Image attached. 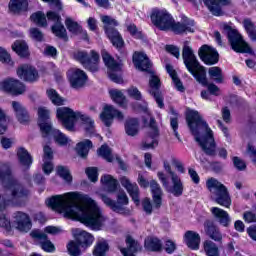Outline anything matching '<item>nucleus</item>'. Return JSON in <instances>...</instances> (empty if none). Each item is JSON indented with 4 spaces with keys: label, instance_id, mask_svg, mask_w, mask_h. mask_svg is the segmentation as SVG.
<instances>
[{
    "label": "nucleus",
    "instance_id": "f257e3e1",
    "mask_svg": "<svg viewBox=\"0 0 256 256\" xmlns=\"http://www.w3.org/2000/svg\"><path fill=\"white\" fill-rule=\"evenodd\" d=\"M85 196L79 192H68L64 195H54L47 200L48 207L64 217L79 221L85 227L99 231L103 227V214L96 204L81 205L74 201H83Z\"/></svg>",
    "mask_w": 256,
    "mask_h": 256
},
{
    "label": "nucleus",
    "instance_id": "f03ea898",
    "mask_svg": "<svg viewBox=\"0 0 256 256\" xmlns=\"http://www.w3.org/2000/svg\"><path fill=\"white\" fill-rule=\"evenodd\" d=\"M186 123L193 135L195 142L201 147L203 153L208 157H220V159H227L229 153L225 148L217 149V142H215V136L213 130L209 127V124L203 116L199 114L197 110H188L186 112Z\"/></svg>",
    "mask_w": 256,
    "mask_h": 256
},
{
    "label": "nucleus",
    "instance_id": "7ed1b4c3",
    "mask_svg": "<svg viewBox=\"0 0 256 256\" xmlns=\"http://www.w3.org/2000/svg\"><path fill=\"white\" fill-rule=\"evenodd\" d=\"M4 171L0 169V181L6 191H10V200H7L3 195L0 194V212L7 209L9 201L16 207H25L27 201H29V195L31 191L27 189L23 184L19 183L13 178V172L8 164H2Z\"/></svg>",
    "mask_w": 256,
    "mask_h": 256
},
{
    "label": "nucleus",
    "instance_id": "20e7f679",
    "mask_svg": "<svg viewBox=\"0 0 256 256\" xmlns=\"http://www.w3.org/2000/svg\"><path fill=\"white\" fill-rule=\"evenodd\" d=\"M56 117L60 121L62 127L70 133H75L77 121H82V125H85V131L89 135L95 134V120H92L88 115L82 114L81 112H75L69 107L58 108L56 111Z\"/></svg>",
    "mask_w": 256,
    "mask_h": 256
},
{
    "label": "nucleus",
    "instance_id": "39448f33",
    "mask_svg": "<svg viewBox=\"0 0 256 256\" xmlns=\"http://www.w3.org/2000/svg\"><path fill=\"white\" fill-rule=\"evenodd\" d=\"M182 59L186 69L193 75L194 79L200 85H207V70L197 60V56H195L193 48L190 47L189 41L183 42Z\"/></svg>",
    "mask_w": 256,
    "mask_h": 256
},
{
    "label": "nucleus",
    "instance_id": "423d86ee",
    "mask_svg": "<svg viewBox=\"0 0 256 256\" xmlns=\"http://www.w3.org/2000/svg\"><path fill=\"white\" fill-rule=\"evenodd\" d=\"M133 63L136 69H139V71H147L151 74V79L149 80L150 95L153 97H161V95H163L159 89V87H161V81L159 80V77L153 73V71L149 70L151 69L152 64L147 54L143 52H135L133 55Z\"/></svg>",
    "mask_w": 256,
    "mask_h": 256
},
{
    "label": "nucleus",
    "instance_id": "0eeeda50",
    "mask_svg": "<svg viewBox=\"0 0 256 256\" xmlns=\"http://www.w3.org/2000/svg\"><path fill=\"white\" fill-rule=\"evenodd\" d=\"M206 187L208 191H213L215 189V203L217 205H220L221 207H225L226 209H229L231 207V195L229 194V190L227 189V186L223 183L219 182L215 178H209L206 181Z\"/></svg>",
    "mask_w": 256,
    "mask_h": 256
},
{
    "label": "nucleus",
    "instance_id": "6e6552de",
    "mask_svg": "<svg viewBox=\"0 0 256 256\" xmlns=\"http://www.w3.org/2000/svg\"><path fill=\"white\" fill-rule=\"evenodd\" d=\"M222 29L225 31L233 51L236 53H253V50H251L249 44L243 40V37L237 30L233 29L227 24H223Z\"/></svg>",
    "mask_w": 256,
    "mask_h": 256
},
{
    "label": "nucleus",
    "instance_id": "1a4fd4ad",
    "mask_svg": "<svg viewBox=\"0 0 256 256\" xmlns=\"http://www.w3.org/2000/svg\"><path fill=\"white\" fill-rule=\"evenodd\" d=\"M103 203L106 207H109L114 213H119L120 215H129V210L123 207V205H129V197L125 191L120 190L117 195V201L111 199L107 194L100 195Z\"/></svg>",
    "mask_w": 256,
    "mask_h": 256
},
{
    "label": "nucleus",
    "instance_id": "9d476101",
    "mask_svg": "<svg viewBox=\"0 0 256 256\" xmlns=\"http://www.w3.org/2000/svg\"><path fill=\"white\" fill-rule=\"evenodd\" d=\"M150 19L152 24L160 31H171L173 27V16L167 10H153Z\"/></svg>",
    "mask_w": 256,
    "mask_h": 256
},
{
    "label": "nucleus",
    "instance_id": "9b49d317",
    "mask_svg": "<svg viewBox=\"0 0 256 256\" xmlns=\"http://www.w3.org/2000/svg\"><path fill=\"white\" fill-rule=\"evenodd\" d=\"M74 59L79 61L85 69L91 71V73H97L99 71V53L92 50L89 54L85 51H78L74 53Z\"/></svg>",
    "mask_w": 256,
    "mask_h": 256
},
{
    "label": "nucleus",
    "instance_id": "f8f14e48",
    "mask_svg": "<svg viewBox=\"0 0 256 256\" xmlns=\"http://www.w3.org/2000/svg\"><path fill=\"white\" fill-rule=\"evenodd\" d=\"M101 56L104 64L109 69L108 73L111 81H114V83H123V78L121 75L117 74L123 69V63L115 61V58H113L107 50H102Z\"/></svg>",
    "mask_w": 256,
    "mask_h": 256
},
{
    "label": "nucleus",
    "instance_id": "ddd939ff",
    "mask_svg": "<svg viewBox=\"0 0 256 256\" xmlns=\"http://www.w3.org/2000/svg\"><path fill=\"white\" fill-rule=\"evenodd\" d=\"M0 91L4 93H8L9 95H23L27 89L25 88V84L23 82L15 79L8 78L0 82Z\"/></svg>",
    "mask_w": 256,
    "mask_h": 256
},
{
    "label": "nucleus",
    "instance_id": "4468645a",
    "mask_svg": "<svg viewBox=\"0 0 256 256\" xmlns=\"http://www.w3.org/2000/svg\"><path fill=\"white\" fill-rule=\"evenodd\" d=\"M198 55L206 65H215L219 63V53L217 50L207 44L202 45L199 48Z\"/></svg>",
    "mask_w": 256,
    "mask_h": 256
},
{
    "label": "nucleus",
    "instance_id": "2eb2a0df",
    "mask_svg": "<svg viewBox=\"0 0 256 256\" xmlns=\"http://www.w3.org/2000/svg\"><path fill=\"white\" fill-rule=\"evenodd\" d=\"M193 27H195V21L184 16L182 17L181 22H175V19H173L170 31H173L176 35H183V33H195V28Z\"/></svg>",
    "mask_w": 256,
    "mask_h": 256
},
{
    "label": "nucleus",
    "instance_id": "dca6fc26",
    "mask_svg": "<svg viewBox=\"0 0 256 256\" xmlns=\"http://www.w3.org/2000/svg\"><path fill=\"white\" fill-rule=\"evenodd\" d=\"M88 79L89 77L85 71L78 68H73L70 70L69 81L73 89H81L87 84Z\"/></svg>",
    "mask_w": 256,
    "mask_h": 256
},
{
    "label": "nucleus",
    "instance_id": "f3484780",
    "mask_svg": "<svg viewBox=\"0 0 256 256\" xmlns=\"http://www.w3.org/2000/svg\"><path fill=\"white\" fill-rule=\"evenodd\" d=\"M17 75L20 79H23V81H28L30 83L39 79V72L35 67L29 64L20 65L17 69Z\"/></svg>",
    "mask_w": 256,
    "mask_h": 256
},
{
    "label": "nucleus",
    "instance_id": "a211bd4d",
    "mask_svg": "<svg viewBox=\"0 0 256 256\" xmlns=\"http://www.w3.org/2000/svg\"><path fill=\"white\" fill-rule=\"evenodd\" d=\"M206 7H208V10L212 15H215L216 17H221V15H224L223 7H226L227 5H231V0H203Z\"/></svg>",
    "mask_w": 256,
    "mask_h": 256
},
{
    "label": "nucleus",
    "instance_id": "6ab92c4d",
    "mask_svg": "<svg viewBox=\"0 0 256 256\" xmlns=\"http://www.w3.org/2000/svg\"><path fill=\"white\" fill-rule=\"evenodd\" d=\"M14 224L16 225V229L18 231H29L31 230L32 223H31V218L27 213L18 211L14 214Z\"/></svg>",
    "mask_w": 256,
    "mask_h": 256
},
{
    "label": "nucleus",
    "instance_id": "aec40b11",
    "mask_svg": "<svg viewBox=\"0 0 256 256\" xmlns=\"http://www.w3.org/2000/svg\"><path fill=\"white\" fill-rule=\"evenodd\" d=\"M184 243L191 251H199L201 246V235L193 230H187L184 234Z\"/></svg>",
    "mask_w": 256,
    "mask_h": 256
},
{
    "label": "nucleus",
    "instance_id": "412c9836",
    "mask_svg": "<svg viewBox=\"0 0 256 256\" xmlns=\"http://www.w3.org/2000/svg\"><path fill=\"white\" fill-rule=\"evenodd\" d=\"M204 229L206 235H208L212 241H215L216 243H221L223 241V234H221V230H219V227H217L215 222L212 220L204 221Z\"/></svg>",
    "mask_w": 256,
    "mask_h": 256
},
{
    "label": "nucleus",
    "instance_id": "4be33fe9",
    "mask_svg": "<svg viewBox=\"0 0 256 256\" xmlns=\"http://www.w3.org/2000/svg\"><path fill=\"white\" fill-rule=\"evenodd\" d=\"M150 129H153L152 132H149V137L152 139L150 143L143 142L142 143V149H155L159 145V140L157 138L159 137V128H157V121H155V118H150L149 122Z\"/></svg>",
    "mask_w": 256,
    "mask_h": 256
},
{
    "label": "nucleus",
    "instance_id": "5701e85b",
    "mask_svg": "<svg viewBox=\"0 0 256 256\" xmlns=\"http://www.w3.org/2000/svg\"><path fill=\"white\" fill-rule=\"evenodd\" d=\"M150 188L154 209H161V206L163 205V190L161 189V186L156 180H151Z\"/></svg>",
    "mask_w": 256,
    "mask_h": 256
},
{
    "label": "nucleus",
    "instance_id": "b1692460",
    "mask_svg": "<svg viewBox=\"0 0 256 256\" xmlns=\"http://www.w3.org/2000/svg\"><path fill=\"white\" fill-rule=\"evenodd\" d=\"M12 108L16 113V119L21 123V125H28L31 121V116L29 115V111L23 105H21L17 101L12 102Z\"/></svg>",
    "mask_w": 256,
    "mask_h": 256
},
{
    "label": "nucleus",
    "instance_id": "393cba45",
    "mask_svg": "<svg viewBox=\"0 0 256 256\" xmlns=\"http://www.w3.org/2000/svg\"><path fill=\"white\" fill-rule=\"evenodd\" d=\"M121 185L126 189L132 201H134L136 205H139L141 200L139 199V186L137 185V183L133 184L129 179L124 177L121 179Z\"/></svg>",
    "mask_w": 256,
    "mask_h": 256
},
{
    "label": "nucleus",
    "instance_id": "a878e982",
    "mask_svg": "<svg viewBox=\"0 0 256 256\" xmlns=\"http://www.w3.org/2000/svg\"><path fill=\"white\" fill-rule=\"evenodd\" d=\"M211 213L215 220L218 221L222 227H229L231 225V216L229 213L219 207H212Z\"/></svg>",
    "mask_w": 256,
    "mask_h": 256
},
{
    "label": "nucleus",
    "instance_id": "bb28decb",
    "mask_svg": "<svg viewBox=\"0 0 256 256\" xmlns=\"http://www.w3.org/2000/svg\"><path fill=\"white\" fill-rule=\"evenodd\" d=\"M8 7L13 15H21L29 10V2L27 0H10Z\"/></svg>",
    "mask_w": 256,
    "mask_h": 256
},
{
    "label": "nucleus",
    "instance_id": "cd10ccee",
    "mask_svg": "<svg viewBox=\"0 0 256 256\" xmlns=\"http://www.w3.org/2000/svg\"><path fill=\"white\" fill-rule=\"evenodd\" d=\"M75 241L78 242L81 249H89L95 241V237L87 231H80L75 234Z\"/></svg>",
    "mask_w": 256,
    "mask_h": 256
},
{
    "label": "nucleus",
    "instance_id": "c85d7f7f",
    "mask_svg": "<svg viewBox=\"0 0 256 256\" xmlns=\"http://www.w3.org/2000/svg\"><path fill=\"white\" fill-rule=\"evenodd\" d=\"M18 157V161L22 167H26V169H31L33 165V156L25 147H19L16 153Z\"/></svg>",
    "mask_w": 256,
    "mask_h": 256
},
{
    "label": "nucleus",
    "instance_id": "c756f323",
    "mask_svg": "<svg viewBox=\"0 0 256 256\" xmlns=\"http://www.w3.org/2000/svg\"><path fill=\"white\" fill-rule=\"evenodd\" d=\"M91 149H93V141H91L90 139H85L76 144L75 151L78 157H81V159H87V157H89V151H91Z\"/></svg>",
    "mask_w": 256,
    "mask_h": 256
},
{
    "label": "nucleus",
    "instance_id": "7c9ffc66",
    "mask_svg": "<svg viewBox=\"0 0 256 256\" xmlns=\"http://www.w3.org/2000/svg\"><path fill=\"white\" fill-rule=\"evenodd\" d=\"M105 33L108 39H110L112 45L117 47V49H121L123 45H125V42L123 41V38L117 29L113 27H106Z\"/></svg>",
    "mask_w": 256,
    "mask_h": 256
},
{
    "label": "nucleus",
    "instance_id": "2f4dec72",
    "mask_svg": "<svg viewBox=\"0 0 256 256\" xmlns=\"http://www.w3.org/2000/svg\"><path fill=\"white\" fill-rule=\"evenodd\" d=\"M100 119L106 127L112 125L113 119H115V108L111 105L104 106V109L100 114Z\"/></svg>",
    "mask_w": 256,
    "mask_h": 256
},
{
    "label": "nucleus",
    "instance_id": "473e14b6",
    "mask_svg": "<svg viewBox=\"0 0 256 256\" xmlns=\"http://www.w3.org/2000/svg\"><path fill=\"white\" fill-rule=\"evenodd\" d=\"M101 183L105 185L108 193H117V189H119V181L112 175L106 174L102 176Z\"/></svg>",
    "mask_w": 256,
    "mask_h": 256
},
{
    "label": "nucleus",
    "instance_id": "72a5a7b5",
    "mask_svg": "<svg viewBox=\"0 0 256 256\" xmlns=\"http://www.w3.org/2000/svg\"><path fill=\"white\" fill-rule=\"evenodd\" d=\"M126 245L127 248H122L120 250L123 256H135V253L139 251L137 241H135L131 236L126 237Z\"/></svg>",
    "mask_w": 256,
    "mask_h": 256
},
{
    "label": "nucleus",
    "instance_id": "f704fd0d",
    "mask_svg": "<svg viewBox=\"0 0 256 256\" xmlns=\"http://www.w3.org/2000/svg\"><path fill=\"white\" fill-rule=\"evenodd\" d=\"M12 49L19 55V57L27 58L29 57V46L26 41L17 40L12 44Z\"/></svg>",
    "mask_w": 256,
    "mask_h": 256
},
{
    "label": "nucleus",
    "instance_id": "c9c22d12",
    "mask_svg": "<svg viewBox=\"0 0 256 256\" xmlns=\"http://www.w3.org/2000/svg\"><path fill=\"white\" fill-rule=\"evenodd\" d=\"M125 131L129 137H135L139 134V120L137 118H130L125 122Z\"/></svg>",
    "mask_w": 256,
    "mask_h": 256
},
{
    "label": "nucleus",
    "instance_id": "e433bc0d",
    "mask_svg": "<svg viewBox=\"0 0 256 256\" xmlns=\"http://www.w3.org/2000/svg\"><path fill=\"white\" fill-rule=\"evenodd\" d=\"M144 247L147 251L159 252L163 249V244L157 237H148L144 241Z\"/></svg>",
    "mask_w": 256,
    "mask_h": 256
},
{
    "label": "nucleus",
    "instance_id": "4c0bfd02",
    "mask_svg": "<svg viewBox=\"0 0 256 256\" xmlns=\"http://www.w3.org/2000/svg\"><path fill=\"white\" fill-rule=\"evenodd\" d=\"M209 78L215 83H223L225 76H223V70L218 66H213L208 69Z\"/></svg>",
    "mask_w": 256,
    "mask_h": 256
},
{
    "label": "nucleus",
    "instance_id": "58836bf2",
    "mask_svg": "<svg viewBox=\"0 0 256 256\" xmlns=\"http://www.w3.org/2000/svg\"><path fill=\"white\" fill-rule=\"evenodd\" d=\"M204 252L206 256H221V252L219 251V246L215 244V242L211 240H206L203 243Z\"/></svg>",
    "mask_w": 256,
    "mask_h": 256
},
{
    "label": "nucleus",
    "instance_id": "ea45409f",
    "mask_svg": "<svg viewBox=\"0 0 256 256\" xmlns=\"http://www.w3.org/2000/svg\"><path fill=\"white\" fill-rule=\"evenodd\" d=\"M166 71L167 73H169L176 89L178 91H185V88L183 87V83H181V80L179 79V77L177 76V71H175V69H173V67L171 66V64H167L166 65Z\"/></svg>",
    "mask_w": 256,
    "mask_h": 256
},
{
    "label": "nucleus",
    "instance_id": "a19ab883",
    "mask_svg": "<svg viewBox=\"0 0 256 256\" xmlns=\"http://www.w3.org/2000/svg\"><path fill=\"white\" fill-rule=\"evenodd\" d=\"M109 251V243L107 241H99L95 244L93 249V256H107Z\"/></svg>",
    "mask_w": 256,
    "mask_h": 256
},
{
    "label": "nucleus",
    "instance_id": "79ce46f5",
    "mask_svg": "<svg viewBox=\"0 0 256 256\" xmlns=\"http://www.w3.org/2000/svg\"><path fill=\"white\" fill-rule=\"evenodd\" d=\"M31 21L35 23L38 27H47V15L45 13L38 11L30 16Z\"/></svg>",
    "mask_w": 256,
    "mask_h": 256
},
{
    "label": "nucleus",
    "instance_id": "37998d69",
    "mask_svg": "<svg viewBox=\"0 0 256 256\" xmlns=\"http://www.w3.org/2000/svg\"><path fill=\"white\" fill-rule=\"evenodd\" d=\"M172 183L171 193L174 197H181L183 195V182H181V178L179 176H172Z\"/></svg>",
    "mask_w": 256,
    "mask_h": 256
},
{
    "label": "nucleus",
    "instance_id": "c03bdc74",
    "mask_svg": "<svg viewBox=\"0 0 256 256\" xmlns=\"http://www.w3.org/2000/svg\"><path fill=\"white\" fill-rule=\"evenodd\" d=\"M51 31L56 37H59V39H64V41H67V29H65L62 22L52 25Z\"/></svg>",
    "mask_w": 256,
    "mask_h": 256
},
{
    "label": "nucleus",
    "instance_id": "a18cd8bd",
    "mask_svg": "<svg viewBox=\"0 0 256 256\" xmlns=\"http://www.w3.org/2000/svg\"><path fill=\"white\" fill-rule=\"evenodd\" d=\"M38 127L40 128V132L42 133V137L45 139L53 136V131L57 129L53 128V125L49 122H38Z\"/></svg>",
    "mask_w": 256,
    "mask_h": 256
},
{
    "label": "nucleus",
    "instance_id": "49530a36",
    "mask_svg": "<svg viewBox=\"0 0 256 256\" xmlns=\"http://www.w3.org/2000/svg\"><path fill=\"white\" fill-rule=\"evenodd\" d=\"M243 26L245 31L247 32L248 36L252 41H256V27L255 23L251 21V19L246 18L243 20Z\"/></svg>",
    "mask_w": 256,
    "mask_h": 256
},
{
    "label": "nucleus",
    "instance_id": "de8ad7c7",
    "mask_svg": "<svg viewBox=\"0 0 256 256\" xmlns=\"http://www.w3.org/2000/svg\"><path fill=\"white\" fill-rule=\"evenodd\" d=\"M56 173L58 177H61L66 183H72L73 182V176L71 175V171L67 169L65 166H57L56 167Z\"/></svg>",
    "mask_w": 256,
    "mask_h": 256
},
{
    "label": "nucleus",
    "instance_id": "09e8293b",
    "mask_svg": "<svg viewBox=\"0 0 256 256\" xmlns=\"http://www.w3.org/2000/svg\"><path fill=\"white\" fill-rule=\"evenodd\" d=\"M65 25L68 29V31H70V33H73L74 35H79V33H81L82 28L81 26H79V23L73 21V19L71 18H66L65 20Z\"/></svg>",
    "mask_w": 256,
    "mask_h": 256
},
{
    "label": "nucleus",
    "instance_id": "8fccbe9b",
    "mask_svg": "<svg viewBox=\"0 0 256 256\" xmlns=\"http://www.w3.org/2000/svg\"><path fill=\"white\" fill-rule=\"evenodd\" d=\"M52 137L58 145H67L69 143L67 136L59 129L53 131Z\"/></svg>",
    "mask_w": 256,
    "mask_h": 256
},
{
    "label": "nucleus",
    "instance_id": "3c124183",
    "mask_svg": "<svg viewBox=\"0 0 256 256\" xmlns=\"http://www.w3.org/2000/svg\"><path fill=\"white\" fill-rule=\"evenodd\" d=\"M98 155L102 157V159H105L106 161H108V163L113 162V156H111V149L106 144L102 145L98 149Z\"/></svg>",
    "mask_w": 256,
    "mask_h": 256
},
{
    "label": "nucleus",
    "instance_id": "603ef678",
    "mask_svg": "<svg viewBox=\"0 0 256 256\" xmlns=\"http://www.w3.org/2000/svg\"><path fill=\"white\" fill-rule=\"evenodd\" d=\"M68 253L70 256H80L81 255V245L78 242L70 241L67 245Z\"/></svg>",
    "mask_w": 256,
    "mask_h": 256
},
{
    "label": "nucleus",
    "instance_id": "864d4df0",
    "mask_svg": "<svg viewBox=\"0 0 256 256\" xmlns=\"http://www.w3.org/2000/svg\"><path fill=\"white\" fill-rule=\"evenodd\" d=\"M85 173L92 183L99 181V169L97 167H87Z\"/></svg>",
    "mask_w": 256,
    "mask_h": 256
},
{
    "label": "nucleus",
    "instance_id": "5fc2aeb1",
    "mask_svg": "<svg viewBox=\"0 0 256 256\" xmlns=\"http://www.w3.org/2000/svg\"><path fill=\"white\" fill-rule=\"evenodd\" d=\"M202 87H207L208 89V93H210V95H214V97H219L221 96V88H219V86L215 85L214 83H210L209 84V80L206 77V85L205 84H201Z\"/></svg>",
    "mask_w": 256,
    "mask_h": 256
},
{
    "label": "nucleus",
    "instance_id": "6e6d98bb",
    "mask_svg": "<svg viewBox=\"0 0 256 256\" xmlns=\"http://www.w3.org/2000/svg\"><path fill=\"white\" fill-rule=\"evenodd\" d=\"M59 9L56 8V11L50 10L46 13V17L48 19V21H52V23L57 24V23H61L62 19H61V14H59Z\"/></svg>",
    "mask_w": 256,
    "mask_h": 256
},
{
    "label": "nucleus",
    "instance_id": "4d7b16f0",
    "mask_svg": "<svg viewBox=\"0 0 256 256\" xmlns=\"http://www.w3.org/2000/svg\"><path fill=\"white\" fill-rule=\"evenodd\" d=\"M101 21L104 23V30L107 31V27H117L119 25V22L115 20V18L107 15L101 16Z\"/></svg>",
    "mask_w": 256,
    "mask_h": 256
},
{
    "label": "nucleus",
    "instance_id": "13d9d810",
    "mask_svg": "<svg viewBox=\"0 0 256 256\" xmlns=\"http://www.w3.org/2000/svg\"><path fill=\"white\" fill-rule=\"evenodd\" d=\"M126 29L132 37H135V39H143V33L139 31L137 26L135 24H128L126 25Z\"/></svg>",
    "mask_w": 256,
    "mask_h": 256
},
{
    "label": "nucleus",
    "instance_id": "bf43d9fd",
    "mask_svg": "<svg viewBox=\"0 0 256 256\" xmlns=\"http://www.w3.org/2000/svg\"><path fill=\"white\" fill-rule=\"evenodd\" d=\"M0 227L5 229L6 233H11L12 231L11 220L5 214H0Z\"/></svg>",
    "mask_w": 256,
    "mask_h": 256
},
{
    "label": "nucleus",
    "instance_id": "052dcab7",
    "mask_svg": "<svg viewBox=\"0 0 256 256\" xmlns=\"http://www.w3.org/2000/svg\"><path fill=\"white\" fill-rule=\"evenodd\" d=\"M0 62L6 65H13V60H11V55L5 50V48L0 46Z\"/></svg>",
    "mask_w": 256,
    "mask_h": 256
},
{
    "label": "nucleus",
    "instance_id": "680f3d73",
    "mask_svg": "<svg viewBox=\"0 0 256 256\" xmlns=\"http://www.w3.org/2000/svg\"><path fill=\"white\" fill-rule=\"evenodd\" d=\"M232 161H233V165H234L235 169H237V171H245V169H247V163H245V161H243L238 156H234L232 158Z\"/></svg>",
    "mask_w": 256,
    "mask_h": 256
},
{
    "label": "nucleus",
    "instance_id": "e2e57ef3",
    "mask_svg": "<svg viewBox=\"0 0 256 256\" xmlns=\"http://www.w3.org/2000/svg\"><path fill=\"white\" fill-rule=\"evenodd\" d=\"M38 123H47L49 121V110L44 107L38 108Z\"/></svg>",
    "mask_w": 256,
    "mask_h": 256
},
{
    "label": "nucleus",
    "instance_id": "0e129e2a",
    "mask_svg": "<svg viewBox=\"0 0 256 256\" xmlns=\"http://www.w3.org/2000/svg\"><path fill=\"white\" fill-rule=\"evenodd\" d=\"M142 208L143 211L146 212V215H151L153 213V204L151 203V199L146 197L142 200Z\"/></svg>",
    "mask_w": 256,
    "mask_h": 256
},
{
    "label": "nucleus",
    "instance_id": "69168bd1",
    "mask_svg": "<svg viewBox=\"0 0 256 256\" xmlns=\"http://www.w3.org/2000/svg\"><path fill=\"white\" fill-rule=\"evenodd\" d=\"M41 249L45 251V253H53L55 251V245L51 243V240L46 239L40 243Z\"/></svg>",
    "mask_w": 256,
    "mask_h": 256
},
{
    "label": "nucleus",
    "instance_id": "338daca9",
    "mask_svg": "<svg viewBox=\"0 0 256 256\" xmlns=\"http://www.w3.org/2000/svg\"><path fill=\"white\" fill-rule=\"evenodd\" d=\"M30 37L35 41H43V32L39 28H30Z\"/></svg>",
    "mask_w": 256,
    "mask_h": 256
},
{
    "label": "nucleus",
    "instance_id": "774afa93",
    "mask_svg": "<svg viewBox=\"0 0 256 256\" xmlns=\"http://www.w3.org/2000/svg\"><path fill=\"white\" fill-rule=\"evenodd\" d=\"M243 220L245 223H256V214L252 211H246L243 213Z\"/></svg>",
    "mask_w": 256,
    "mask_h": 256
}]
</instances>
